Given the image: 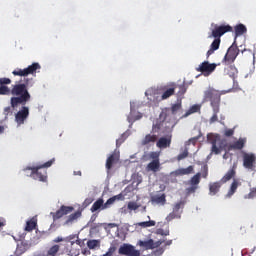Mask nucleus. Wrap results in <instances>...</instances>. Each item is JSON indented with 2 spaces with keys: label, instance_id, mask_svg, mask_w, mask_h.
<instances>
[{
  "label": "nucleus",
  "instance_id": "nucleus-1",
  "mask_svg": "<svg viewBox=\"0 0 256 256\" xmlns=\"http://www.w3.org/2000/svg\"><path fill=\"white\" fill-rule=\"evenodd\" d=\"M25 83L16 84L12 87L11 94L14 97L11 98V107L15 109V107L19 105H27V102L31 100V94H29V79H24Z\"/></svg>",
  "mask_w": 256,
  "mask_h": 256
},
{
  "label": "nucleus",
  "instance_id": "nucleus-2",
  "mask_svg": "<svg viewBox=\"0 0 256 256\" xmlns=\"http://www.w3.org/2000/svg\"><path fill=\"white\" fill-rule=\"evenodd\" d=\"M231 31H233V27L230 25H216L214 27L212 34L209 36L214 37V40L211 43L209 50L206 52V59H209L210 55H213L215 51H218L219 47H221V37H223L225 33H231Z\"/></svg>",
  "mask_w": 256,
  "mask_h": 256
},
{
  "label": "nucleus",
  "instance_id": "nucleus-3",
  "mask_svg": "<svg viewBox=\"0 0 256 256\" xmlns=\"http://www.w3.org/2000/svg\"><path fill=\"white\" fill-rule=\"evenodd\" d=\"M53 163H55V158H52L42 165L28 167L26 169L31 171L30 177H32V179H35V181H41L42 183H47V170L45 169H49Z\"/></svg>",
  "mask_w": 256,
  "mask_h": 256
},
{
  "label": "nucleus",
  "instance_id": "nucleus-4",
  "mask_svg": "<svg viewBox=\"0 0 256 256\" xmlns=\"http://www.w3.org/2000/svg\"><path fill=\"white\" fill-rule=\"evenodd\" d=\"M209 176V167L207 165H203L201 168V172L196 173L190 180L189 184L191 187L186 188V194L191 195L199 189V184L201 183V177L203 179H207Z\"/></svg>",
  "mask_w": 256,
  "mask_h": 256
},
{
  "label": "nucleus",
  "instance_id": "nucleus-5",
  "mask_svg": "<svg viewBox=\"0 0 256 256\" xmlns=\"http://www.w3.org/2000/svg\"><path fill=\"white\" fill-rule=\"evenodd\" d=\"M167 113L162 112L159 118L152 125V133H168L171 134V123L167 122Z\"/></svg>",
  "mask_w": 256,
  "mask_h": 256
},
{
  "label": "nucleus",
  "instance_id": "nucleus-6",
  "mask_svg": "<svg viewBox=\"0 0 256 256\" xmlns=\"http://www.w3.org/2000/svg\"><path fill=\"white\" fill-rule=\"evenodd\" d=\"M204 101H210L211 107H219L221 103V93L212 87L204 92Z\"/></svg>",
  "mask_w": 256,
  "mask_h": 256
},
{
  "label": "nucleus",
  "instance_id": "nucleus-7",
  "mask_svg": "<svg viewBox=\"0 0 256 256\" xmlns=\"http://www.w3.org/2000/svg\"><path fill=\"white\" fill-rule=\"evenodd\" d=\"M208 139L212 145L211 151L215 155H219L227 147V140L221 139L219 135L212 136V138L208 137Z\"/></svg>",
  "mask_w": 256,
  "mask_h": 256
},
{
  "label": "nucleus",
  "instance_id": "nucleus-8",
  "mask_svg": "<svg viewBox=\"0 0 256 256\" xmlns=\"http://www.w3.org/2000/svg\"><path fill=\"white\" fill-rule=\"evenodd\" d=\"M185 200H180L173 205L172 212H170L166 221L169 223L173 221V219H181V215H183V209H185Z\"/></svg>",
  "mask_w": 256,
  "mask_h": 256
},
{
  "label": "nucleus",
  "instance_id": "nucleus-9",
  "mask_svg": "<svg viewBox=\"0 0 256 256\" xmlns=\"http://www.w3.org/2000/svg\"><path fill=\"white\" fill-rule=\"evenodd\" d=\"M239 55V48L237 46H230L225 54L222 64L224 65H233L235 63V59H237Z\"/></svg>",
  "mask_w": 256,
  "mask_h": 256
},
{
  "label": "nucleus",
  "instance_id": "nucleus-10",
  "mask_svg": "<svg viewBox=\"0 0 256 256\" xmlns=\"http://www.w3.org/2000/svg\"><path fill=\"white\" fill-rule=\"evenodd\" d=\"M37 69H41V65H39V63H37V62H34L27 68H25V69L18 68L16 70H14L12 73L18 77H27V75H33V74L37 73Z\"/></svg>",
  "mask_w": 256,
  "mask_h": 256
},
{
  "label": "nucleus",
  "instance_id": "nucleus-11",
  "mask_svg": "<svg viewBox=\"0 0 256 256\" xmlns=\"http://www.w3.org/2000/svg\"><path fill=\"white\" fill-rule=\"evenodd\" d=\"M65 253H71V251H69V246L63 243L54 244L47 251L48 256L65 255Z\"/></svg>",
  "mask_w": 256,
  "mask_h": 256
},
{
  "label": "nucleus",
  "instance_id": "nucleus-12",
  "mask_svg": "<svg viewBox=\"0 0 256 256\" xmlns=\"http://www.w3.org/2000/svg\"><path fill=\"white\" fill-rule=\"evenodd\" d=\"M243 167L249 171H255L256 168V156L253 153L243 154Z\"/></svg>",
  "mask_w": 256,
  "mask_h": 256
},
{
  "label": "nucleus",
  "instance_id": "nucleus-13",
  "mask_svg": "<svg viewBox=\"0 0 256 256\" xmlns=\"http://www.w3.org/2000/svg\"><path fill=\"white\" fill-rule=\"evenodd\" d=\"M29 119V107L22 106L21 109L15 114V121L17 125H25V121Z\"/></svg>",
  "mask_w": 256,
  "mask_h": 256
},
{
  "label": "nucleus",
  "instance_id": "nucleus-14",
  "mask_svg": "<svg viewBox=\"0 0 256 256\" xmlns=\"http://www.w3.org/2000/svg\"><path fill=\"white\" fill-rule=\"evenodd\" d=\"M119 255L126 256H141V252L135 249V246L130 244H123L118 250Z\"/></svg>",
  "mask_w": 256,
  "mask_h": 256
},
{
  "label": "nucleus",
  "instance_id": "nucleus-15",
  "mask_svg": "<svg viewBox=\"0 0 256 256\" xmlns=\"http://www.w3.org/2000/svg\"><path fill=\"white\" fill-rule=\"evenodd\" d=\"M163 243H165V240H158L155 242L153 241V239H149L147 241L140 240L138 242V245L140 247H143L146 250H149V249H157V247H161Z\"/></svg>",
  "mask_w": 256,
  "mask_h": 256
},
{
  "label": "nucleus",
  "instance_id": "nucleus-16",
  "mask_svg": "<svg viewBox=\"0 0 256 256\" xmlns=\"http://www.w3.org/2000/svg\"><path fill=\"white\" fill-rule=\"evenodd\" d=\"M215 69H217V64H211L209 61H204L198 66V68H196V71L199 73H207V75H211Z\"/></svg>",
  "mask_w": 256,
  "mask_h": 256
},
{
  "label": "nucleus",
  "instance_id": "nucleus-17",
  "mask_svg": "<svg viewBox=\"0 0 256 256\" xmlns=\"http://www.w3.org/2000/svg\"><path fill=\"white\" fill-rule=\"evenodd\" d=\"M73 206H65L62 205L59 210H57L55 213H51L54 221H57V219H61V217H64V215H69V213H72Z\"/></svg>",
  "mask_w": 256,
  "mask_h": 256
},
{
  "label": "nucleus",
  "instance_id": "nucleus-18",
  "mask_svg": "<svg viewBox=\"0 0 256 256\" xmlns=\"http://www.w3.org/2000/svg\"><path fill=\"white\" fill-rule=\"evenodd\" d=\"M173 139V135L167 134L164 137H160L156 142V146L158 149H167V147H171V141Z\"/></svg>",
  "mask_w": 256,
  "mask_h": 256
},
{
  "label": "nucleus",
  "instance_id": "nucleus-19",
  "mask_svg": "<svg viewBox=\"0 0 256 256\" xmlns=\"http://www.w3.org/2000/svg\"><path fill=\"white\" fill-rule=\"evenodd\" d=\"M31 249V241L29 240H20V242L17 243L16 247V253L18 255H23V253H27Z\"/></svg>",
  "mask_w": 256,
  "mask_h": 256
},
{
  "label": "nucleus",
  "instance_id": "nucleus-20",
  "mask_svg": "<svg viewBox=\"0 0 256 256\" xmlns=\"http://www.w3.org/2000/svg\"><path fill=\"white\" fill-rule=\"evenodd\" d=\"M175 89H177L176 83H170L164 86V92L162 93L161 99L165 101V99H169V97H173V95H175Z\"/></svg>",
  "mask_w": 256,
  "mask_h": 256
},
{
  "label": "nucleus",
  "instance_id": "nucleus-21",
  "mask_svg": "<svg viewBox=\"0 0 256 256\" xmlns=\"http://www.w3.org/2000/svg\"><path fill=\"white\" fill-rule=\"evenodd\" d=\"M245 143H247V138H239L236 142L228 146V151H241L245 147Z\"/></svg>",
  "mask_w": 256,
  "mask_h": 256
},
{
  "label": "nucleus",
  "instance_id": "nucleus-22",
  "mask_svg": "<svg viewBox=\"0 0 256 256\" xmlns=\"http://www.w3.org/2000/svg\"><path fill=\"white\" fill-rule=\"evenodd\" d=\"M235 175H237V164H233L231 169L227 171L220 181L221 183H227V181H231Z\"/></svg>",
  "mask_w": 256,
  "mask_h": 256
},
{
  "label": "nucleus",
  "instance_id": "nucleus-23",
  "mask_svg": "<svg viewBox=\"0 0 256 256\" xmlns=\"http://www.w3.org/2000/svg\"><path fill=\"white\" fill-rule=\"evenodd\" d=\"M193 166H188L187 168H179L171 173L174 177H181L183 175H191L194 171Z\"/></svg>",
  "mask_w": 256,
  "mask_h": 256
},
{
  "label": "nucleus",
  "instance_id": "nucleus-24",
  "mask_svg": "<svg viewBox=\"0 0 256 256\" xmlns=\"http://www.w3.org/2000/svg\"><path fill=\"white\" fill-rule=\"evenodd\" d=\"M105 201L103 198H99L97 201H95L90 208L91 213H97V211H103L105 210Z\"/></svg>",
  "mask_w": 256,
  "mask_h": 256
},
{
  "label": "nucleus",
  "instance_id": "nucleus-25",
  "mask_svg": "<svg viewBox=\"0 0 256 256\" xmlns=\"http://www.w3.org/2000/svg\"><path fill=\"white\" fill-rule=\"evenodd\" d=\"M241 185H242L241 179L235 178L231 183L227 196L232 197V195H235V193H237L238 187H241Z\"/></svg>",
  "mask_w": 256,
  "mask_h": 256
},
{
  "label": "nucleus",
  "instance_id": "nucleus-26",
  "mask_svg": "<svg viewBox=\"0 0 256 256\" xmlns=\"http://www.w3.org/2000/svg\"><path fill=\"white\" fill-rule=\"evenodd\" d=\"M157 142V135L155 134H147L141 141V145L146 147V145H151V143Z\"/></svg>",
  "mask_w": 256,
  "mask_h": 256
},
{
  "label": "nucleus",
  "instance_id": "nucleus-27",
  "mask_svg": "<svg viewBox=\"0 0 256 256\" xmlns=\"http://www.w3.org/2000/svg\"><path fill=\"white\" fill-rule=\"evenodd\" d=\"M225 71L227 75H229V77H231L233 81H235V79L237 78V73H239L237 67H235V65L233 64H229L226 65Z\"/></svg>",
  "mask_w": 256,
  "mask_h": 256
},
{
  "label": "nucleus",
  "instance_id": "nucleus-28",
  "mask_svg": "<svg viewBox=\"0 0 256 256\" xmlns=\"http://www.w3.org/2000/svg\"><path fill=\"white\" fill-rule=\"evenodd\" d=\"M117 161H119L117 154H111L106 160V169L111 171V169H113V165H115Z\"/></svg>",
  "mask_w": 256,
  "mask_h": 256
},
{
  "label": "nucleus",
  "instance_id": "nucleus-29",
  "mask_svg": "<svg viewBox=\"0 0 256 256\" xmlns=\"http://www.w3.org/2000/svg\"><path fill=\"white\" fill-rule=\"evenodd\" d=\"M193 113H201V105L194 104L192 105L182 117L187 118L189 115H193Z\"/></svg>",
  "mask_w": 256,
  "mask_h": 256
},
{
  "label": "nucleus",
  "instance_id": "nucleus-30",
  "mask_svg": "<svg viewBox=\"0 0 256 256\" xmlns=\"http://www.w3.org/2000/svg\"><path fill=\"white\" fill-rule=\"evenodd\" d=\"M37 227V218L33 217L26 222L25 231L31 233Z\"/></svg>",
  "mask_w": 256,
  "mask_h": 256
},
{
  "label": "nucleus",
  "instance_id": "nucleus-31",
  "mask_svg": "<svg viewBox=\"0 0 256 256\" xmlns=\"http://www.w3.org/2000/svg\"><path fill=\"white\" fill-rule=\"evenodd\" d=\"M159 167H161V163L159 162V159H156V160H152L147 165V170L148 171H153L154 173H157V171H159Z\"/></svg>",
  "mask_w": 256,
  "mask_h": 256
},
{
  "label": "nucleus",
  "instance_id": "nucleus-32",
  "mask_svg": "<svg viewBox=\"0 0 256 256\" xmlns=\"http://www.w3.org/2000/svg\"><path fill=\"white\" fill-rule=\"evenodd\" d=\"M222 184L223 183L221 181L210 183L209 184L210 195H217V193H219V189H221Z\"/></svg>",
  "mask_w": 256,
  "mask_h": 256
},
{
  "label": "nucleus",
  "instance_id": "nucleus-33",
  "mask_svg": "<svg viewBox=\"0 0 256 256\" xmlns=\"http://www.w3.org/2000/svg\"><path fill=\"white\" fill-rule=\"evenodd\" d=\"M235 37H241L247 33V27L244 24H238L234 27Z\"/></svg>",
  "mask_w": 256,
  "mask_h": 256
},
{
  "label": "nucleus",
  "instance_id": "nucleus-34",
  "mask_svg": "<svg viewBox=\"0 0 256 256\" xmlns=\"http://www.w3.org/2000/svg\"><path fill=\"white\" fill-rule=\"evenodd\" d=\"M152 203H157V205H165L167 203V199L165 194L162 195H156L151 198Z\"/></svg>",
  "mask_w": 256,
  "mask_h": 256
},
{
  "label": "nucleus",
  "instance_id": "nucleus-35",
  "mask_svg": "<svg viewBox=\"0 0 256 256\" xmlns=\"http://www.w3.org/2000/svg\"><path fill=\"white\" fill-rule=\"evenodd\" d=\"M122 197H123L122 194H118L116 196L109 198L106 201V203H104V208L109 209V207H111V205H113V203H115L116 201H119Z\"/></svg>",
  "mask_w": 256,
  "mask_h": 256
},
{
  "label": "nucleus",
  "instance_id": "nucleus-36",
  "mask_svg": "<svg viewBox=\"0 0 256 256\" xmlns=\"http://www.w3.org/2000/svg\"><path fill=\"white\" fill-rule=\"evenodd\" d=\"M212 109H213V115L209 120L210 124L217 123V121H219V117L217 116L219 113V106L212 107Z\"/></svg>",
  "mask_w": 256,
  "mask_h": 256
},
{
  "label": "nucleus",
  "instance_id": "nucleus-37",
  "mask_svg": "<svg viewBox=\"0 0 256 256\" xmlns=\"http://www.w3.org/2000/svg\"><path fill=\"white\" fill-rule=\"evenodd\" d=\"M79 217H81V212L77 211L75 213H72L71 215L68 216L66 223H73V221H77V219H79Z\"/></svg>",
  "mask_w": 256,
  "mask_h": 256
},
{
  "label": "nucleus",
  "instance_id": "nucleus-38",
  "mask_svg": "<svg viewBox=\"0 0 256 256\" xmlns=\"http://www.w3.org/2000/svg\"><path fill=\"white\" fill-rule=\"evenodd\" d=\"M101 246V241L99 240H88L87 242V247L89 249H96V247H100Z\"/></svg>",
  "mask_w": 256,
  "mask_h": 256
},
{
  "label": "nucleus",
  "instance_id": "nucleus-39",
  "mask_svg": "<svg viewBox=\"0 0 256 256\" xmlns=\"http://www.w3.org/2000/svg\"><path fill=\"white\" fill-rule=\"evenodd\" d=\"M155 225H156V222L154 220H149V221L138 223V226L143 227L144 229L147 227H155Z\"/></svg>",
  "mask_w": 256,
  "mask_h": 256
},
{
  "label": "nucleus",
  "instance_id": "nucleus-40",
  "mask_svg": "<svg viewBox=\"0 0 256 256\" xmlns=\"http://www.w3.org/2000/svg\"><path fill=\"white\" fill-rule=\"evenodd\" d=\"M177 89H179L177 93L178 97H183V95L187 93V87H185V84L177 85Z\"/></svg>",
  "mask_w": 256,
  "mask_h": 256
},
{
  "label": "nucleus",
  "instance_id": "nucleus-41",
  "mask_svg": "<svg viewBox=\"0 0 256 256\" xmlns=\"http://www.w3.org/2000/svg\"><path fill=\"white\" fill-rule=\"evenodd\" d=\"M256 197V187L250 189V192L244 196V199H255Z\"/></svg>",
  "mask_w": 256,
  "mask_h": 256
},
{
  "label": "nucleus",
  "instance_id": "nucleus-42",
  "mask_svg": "<svg viewBox=\"0 0 256 256\" xmlns=\"http://www.w3.org/2000/svg\"><path fill=\"white\" fill-rule=\"evenodd\" d=\"M139 207H141V205L137 204V202H129L128 203V209L130 211H137V209H139Z\"/></svg>",
  "mask_w": 256,
  "mask_h": 256
},
{
  "label": "nucleus",
  "instance_id": "nucleus-43",
  "mask_svg": "<svg viewBox=\"0 0 256 256\" xmlns=\"http://www.w3.org/2000/svg\"><path fill=\"white\" fill-rule=\"evenodd\" d=\"M181 107H182L181 103L173 104L172 107H171L172 115H175L178 111H180Z\"/></svg>",
  "mask_w": 256,
  "mask_h": 256
},
{
  "label": "nucleus",
  "instance_id": "nucleus-44",
  "mask_svg": "<svg viewBox=\"0 0 256 256\" xmlns=\"http://www.w3.org/2000/svg\"><path fill=\"white\" fill-rule=\"evenodd\" d=\"M187 157H189V152L185 150L177 156V161H183V159H187Z\"/></svg>",
  "mask_w": 256,
  "mask_h": 256
},
{
  "label": "nucleus",
  "instance_id": "nucleus-45",
  "mask_svg": "<svg viewBox=\"0 0 256 256\" xmlns=\"http://www.w3.org/2000/svg\"><path fill=\"white\" fill-rule=\"evenodd\" d=\"M10 91L9 87L0 85V95H9Z\"/></svg>",
  "mask_w": 256,
  "mask_h": 256
},
{
  "label": "nucleus",
  "instance_id": "nucleus-46",
  "mask_svg": "<svg viewBox=\"0 0 256 256\" xmlns=\"http://www.w3.org/2000/svg\"><path fill=\"white\" fill-rule=\"evenodd\" d=\"M11 85V79L0 78V86Z\"/></svg>",
  "mask_w": 256,
  "mask_h": 256
},
{
  "label": "nucleus",
  "instance_id": "nucleus-47",
  "mask_svg": "<svg viewBox=\"0 0 256 256\" xmlns=\"http://www.w3.org/2000/svg\"><path fill=\"white\" fill-rule=\"evenodd\" d=\"M225 137H233L235 135V130L234 129H226L224 131Z\"/></svg>",
  "mask_w": 256,
  "mask_h": 256
},
{
  "label": "nucleus",
  "instance_id": "nucleus-48",
  "mask_svg": "<svg viewBox=\"0 0 256 256\" xmlns=\"http://www.w3.org/2000/svg\"><path fill=\"white\" fill-rule=\"evenodd\" d=\"M158 235H162L163 237H167L169 235V230H163V229H158L157 230Z\"/></svg>",
  "mask_w": 256,
  "mask_h": 256
},
{
  "label": "nucleus",
  "instance_id": "nucleus-49",
  "mask_svg": "<svg viewBox=\"0 0 256 256\" xmlns=\"http://www.w3.org/2000/svg\"><path fill=\"white\" fill-rule=\"evenodd\" d=\"M94 199L93 198H86L83 202V207H89L91 203H93Z\"/></svg>",
  "mask_w": 256,
  "mask_h": 256
},
{
  "label": "nucleus",
  "instance_id": "nucleus-50",
  "mask_svg": "<svg viewBox=\"0 0 256 256\" xmlns=\"http://www.w3.org/2000/svg\"><path fill=\"white\" fill-rule=\"evenodd\" d=\"M115 251H116L115 247H110L103 256H113V253H115Z\"/></svg>",
  "mask_w": 256,
  "mask_h": 256
},
{
  "label": "nucleus",
  "instance_id": "nucleus-51",
  "mask_svg": "<svg viewBox=\"0 0 256 256\" xmlns=\"http://www.w3.org/2000/svg\"><path fill=\"white\" fill-rule=\"evenodd\" d=\"M123 137H125V134H122V136L116 140V146L119 147L121 144H123L125 142V138H123Z\"/></svg>",
  "mask_w": 256,
  "mask_h": 256
},
{
  "label": "nucleus",
  "instance_id": "nucleus-52",
  "mask_svg": "<svg viewBox=\"0 0 256 256\" xmlns=\"http://www.w3.org/2000/svg\"><path fill=\"white\" fill-rule=\"evenodd\" d=\"M150 159H153V161H157V159H159V154L157 152H151Z\"/></svg>",
  "mask_w": 256,
  "mask_h": 256
},
{
  "label": "nucleus",
  "instance_id": "nucleus-53",
  "mask_svg": "<svg viewBox=\"0 0 256 256\" xmlns=\"http://www.w3.org/2000/svg\"><path fill=\"white\" fill-rule=\"evenodd\" d=\"M65 241V238L58 236L53 240V243H63Z\"/></svg>",
  "mask_w": 256,
  "mask_h": 256
},
{
  "label": "nucleus",
  "instance_id": "nucleus-54",
  "mask_svg": "<svg viewBox=\"0 0 256 256\" xmlns=\"http://www.w3.org/2000/svg\"><path fill=\"white\" fill-rule=\"evenodd\" d=\"M11 113V107H6V108H4V115H9Z\"/></svg>",
  "mask_w": 256,
  "mask_h": 256
},
{
  "label": "nucleus",
  "instance_id": "nucleus-55",
  "mask_svg": "<svg viewBox=\"0 0 256 256\" xmlns=\"http://www.w3.org/2000/svg\"><path fill=\"white\" fill-rule=\"evenodd\" d=\"M198 139H199V137H194V138L189 139V142L193 143V145H195V143H197Z\"/></svg>",
  "mask_w": 256,
  "mask_h": 256
},
{
  "label": "nucleus",
  "instance_id": "nucleus-56",
  "mask_svg": "<svg viewBox=\"0 0 256 256\" xmlns=\"http://www.w3.org/2000/svg\"><path fill=\"white\" fill-rule=\"evenodd\" d=\"M172 244H173V240H168V241H166V243H165L166 246H169V245H172Z\"/></svg>",
  "mask_w": 256,
  "mask_h": 256
},
{
  "label": "nucleus",
  "instance_id": "nucleus-57",
  "mask_svg": "<svg viewBox=\"0 0 256 256\" xmlns=\"http://www.w3.org/2000/svg\"><path fill=\"white\" fill-rule=\"evenodd\" d=\"M1 133H5V127H3V126H0V135H1Z\"/></svg>",
  "mask_w": 256,
  "mask_h": 256
},
{
  "label": "nucleus",
  "instance_id": "nucleus-58",
  "mask_svg": "<svg viewBox=\"0 0 256 256\" xmlns=\"http://www.w3.org/2000/svg\"><path fill=\"white\" fill-rule=\"evenodd\" d=\"M74 175H79V176H81V171H74Z\"/></svg>",
  "mask_w": 256,
  "mask_h": 256
},
{
  "label": "nucleus",
  "instance_id": "nucleus-59",
  "mask_svg": "<svg viewBox=\"0 0 256 256\" xmlns=\"http://www.w3.org/2000/svg\"><path fill=\"white\" fill-rule=\"evenodd\" d=\"M5 224L3 222H1L0 220V227H3Z\"/></svg>",
  "mask_w": 256,
  "mask_h": 256
},
{
  "label": "nucleus",
  "instance_id": "nucleus-60",
  "mask_svg": "<svg viewBox=\"0 0 256 256\" xmlns=\"http://www.w3.org/2000/svg\"><path fill=\"white\" fill-rule=\"evenodd\" d=\"M245 51H247V49L242 50V53H245Z\"/></svg>",
  "mask_w": 256,
  "mask_h": 256
},
{
  "label": "nucleus",
  "instance_id": "nucleus-61",
  "mask_svg": "<svg viewBox=\"0 0 256 256\" xmlns=\"http://www.w3.org/2000/svg\"><path fill=\"white\" fill-rule=\"evenodd\" d=\"M112 227H115V224H110Z\"/></svg>",
  "mask_w": 256,
  "mask_h": 256
},
{
  "label": "nucleus",
  "instance_id": "nucleus-62",
  "mask_svg": "<svg viewBox=\"0 0 256 256\" xmlns=\"http://www.w3.org/2000/svg\"><path fill=\"white\" fill-rule=\"evenodd\" d=\"M71 245H75V242H71Z\"/></svg>",
  "mask_w": 256,
  "mask_h": 256
}]
</instances>
